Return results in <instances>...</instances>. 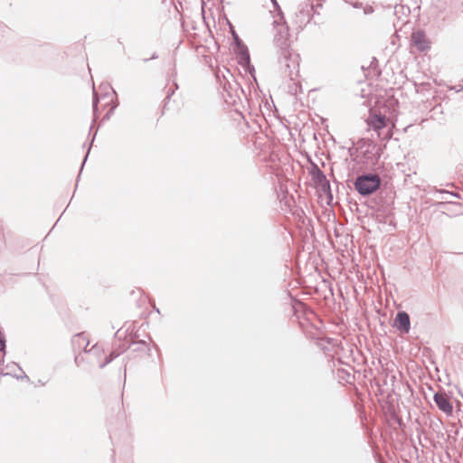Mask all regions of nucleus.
Wrapping results in <instances>:
<instances>
[{"mask_svg": "<svg viewBox=\"0 0 463 463\" xmlns=\"http://www.w3.org/2000/svg\"><path fill=\"white\" fill-rule=\"evenodd\" d=\"M276 29L274 43L278 50V66L283 78L296 80L299 73V55L290 48L288 26L286 20L273 21Z\"/></svg>", "mask_w": 463, "mask_h": 463, "instance_id": "nucleus-1", "label": "nucleus"}, {"mask_svg": "<svg viewBox=\"0 0 463 463\" xmlns=\"http://www.w3.org/2000/svg\"><path fill=\"white\" fill-rule=\"evenodd\" d=\"M229 78L223 72L218 71L215 73L217 82L219 84L220 93L227 105H236L241 100V96H245L243 89L236 81L234 76L226 70Z\"/></svg>", "mask_w": 463, "mask_h": 463, "instance_id": "nucleus-2", "label": "nucleus"}, {"mask_svg": "<svg viewBox=\"0 0 463 463\" xmlns=\"http://www.w3.org/2000/svg\"><path fill=\"white\" fill-rule=\"evenodd\" d=\"M99 89L102 91L100 96L98 95L95 87L93 86V99H92V110H93V123L98 120L99 117V99L106 100L105 106L111 105L110 109L107 111V113L102 118V122L107 121L110 118L111 115L114 113L115 109L118 106V101L117 99V93L112 89V87L109 83H102L99 86Z\"/></svg>", "mask_w": 463, "mask_h": 463, "instance_id": "nucleus-3", "label": "nucleus"}, {"mask_svg": "<svg viewBox=\"0 0 463 463\" xmlns=\"http://www.w3.org/2000/svg\"><path fill=\"white\" fill-rule=\"evenodd\" d=\"M381 178L374 173H364L354 181V190L363 197H368L381 187Z\"/></svg>", "mask_w": 463, "mask_h": 463, "instance_id": "nucleus-4", "label": "nucleus"}, {"mask_svg": "<svg viewBox=\"0 0 463 463\" xmlns=\"http://www.w3.org/2000/svg\"><path fill=\"white\" fill-rule=\"evenodd\" d=\"M71 344L74 350H76V348H83V352L89 355L87 360L90 364L94 363V361L91 359V356H95L98 359L103 353L102 349L98 345H94L90 349L87 348L90 342L84 335V333H79L73 335Z\"/></svg>", "mask_w": 463, "mask_h": 463, "instance_id": "nucleus-5", "label": "nucleus"}, {"mask_svg": "<svg viewBox=\"0 0 463 463\" xmlns=\"http://www.w3.org/2000/svg\"><path fill=\"white\" fill-rule=\"evenodd\" d=\"M234 52L239 60V64L244 69L246 73H249L254 79V80H256L255 68L250 63V57L248 47L244 43H237L234 46Z\"/></svg>", "mask_w": 463, "mask_h": 463, "instance_id": "nucleus-6", "label": "nucleus"}, {"mask_svg": "<svg viewBox=\"0 0 463 463\" xmlns=\"http://www.w3.org/2000/svg\"><path fill=\"white\" fill-rule=\"evenodd\" d=\"M315 14V5L313 1L307 0L299 5L298 12L296 14V23L298 24L299 27L307 25L312 20Z\"/></svg>", "mask_w": 463, "mask_h": 463, "instance_id": "nucleus-7", "label": "nucleus"}, {"mask_svg": "<svg viewBox=\"0 0 463 463\" xmlns=\"http://www.w3.org/2000/svg\"><path fill=\"white\" fill-rule=\"evenodd\" d=\"M411 43L420 52L430 49V42L423 30H416L412 32L411 35Z\"/></svg>", "mask_w": 463, "mask_h": 463, "instance_id": "nucleus-8", "label": "nucleus"}, {"mask_svg": "<svg viewBox=\"0 0 463 463\" xmlns=\"http://www.w3.org/2000/svg\"><path fill=\"white\" fill-rule=\"evenodd\" d=\"M433 401L439 410L444 412L447 416L453 413V405L445 392H437L433 395Z\"/></svg>", "mask_w": 463, "mask_h": 463, "instance_id": "nucleus-9", "label": "nucleus"}, {"mask_svg": "<svg viewBox=\"0 0 463 463\" xmlns=\"http://www.w3.org/2000/svg\"><path fill=\"white\" fill-rule=\"evenodd\" d=\"M393 326L401 334H408L411 329L410 316L406 311H398L393 320Z\"/></svg>", "mask_w": 463, "mask_h": 463, "instance_id": "nucleus-10", "label": "nucleus"}, {"mask_svg": "<svg viewBox=\"0 0 463 463\" xmlns=\"http://www.w3.org/2000/svg\"><path fill=\"white\" fill-rule=\"evenodd\" d=\"M367 123L373 130L378 131L387 127L389 118L381 113L370 111Z\"/></svg>", "mask_w": 463, "mask_h": 463, "instance_id": "nucleus-11", "label": "nucleus"}, {"mask_svg": "<svg viewBox=\"0 0 463 463\" xmlns=\"http://www.w3.org/2000/svg\"><path fill=\"white\" fill-rule=\"evenodd\" d=\"M309 174L312 177V181L314 182L316 187H317L319 184H323L327 181L326 175L324 172L318 167V165L316 163L311 164V169L309 171Z\"/></svg>", "mask_w": 463, "mask_h": 463, "instance_id": "nucleus-12", "label": "nucleus"}, {"mask_svg": "<svg viewBox=\"0 0 463 463\" xmlns=\"http://www.w3.org/2000/svg\"><path fill=\"white\" fill-rule=\"evenodd\" d=\"M127 348H131L135 353H148L150 351L147 343L145 340H132Z\"/></svg>", "mask_w": 463, "mask_h": 463, "instance_id": "nucleus-13", "label": "nucleus"}, {"mask_svg": "<svg viewBox=\"0 0 463 463\" xmlns=\"http://www.w3.org/2000/svg\"><path fill=\"white\" fill-rule=\"evenodd\" d=\"M317 188L320 189L328 198L329 201L333 200L331 185L329 180L326 181L323 184H319Z\"/></svg>", "mask_w": 463, "mask_h": 463, "instance_id": "nucleus-14", "label": "nucleus"}, {"mask_svg": "<svg viewBox=\"0 0 463 463\" xmlns=\"http://www.w3.org/2000/svg\"><path fill=\"white\" fill-rule=\"evenodd\" d=\"M119 355L118 353L116 351L111 352L106 358L104 362H101L99 364V367L100 369H103L106 365L110 364L115 358H117Z\"/></svg>", "mask_w": 463, "mask_h": 463, "instance_id": "nucleus-15", "label": "nucleus"}, {"mask_svg": "<svg viewBox=\"0 0 463 463\" xmlns=\"http://www.w3.org/2000/svg\"><path fill=\"white\" fill-rule=\"evenodd\" d=\"M177 89H178V85L176 82L174 81L173 85L167 90L166 97L165 99L164 109H165V107H166V104H167L166 100L170 99L171 96L175 93V90H177Z\"/></svg>", "mask_w": 463, "mask_h": 463, "instance_id": "nucleus-16", "label": "nucleus"}, {"mask_svg": "<svg viewBox=\"0 0 463 463\" xmlns=\"http://www.w3.org/2000/svg\"><path fill=\"white\" fill-rule=\"evenodd\" d=\"M275 11L278 13V15L279 16L280 20H284V14L282 12V9L280 5H279L277 0H270Z\"/></svg>", "mask_w": 463, "mask_h": 463, "instance_id": "nucleus-17", "label": "nucleus"}, {"mask_svg": "<svg viewBox=\"0 0 463 463\" xmlns=\"http://www.w3.org/2000/svg\"><path fill=\"white\" fill-rule=\"evenodd\" d=\"M96 135H97V131H96V132H95V134L93 135L92 139H91V143H90V144H92V143H93V141H94V139H95ZM90 147H91V145H90V146H89V148H88V150H87V153H86V155H85V156H84V158H83V161H82V163H81L80 170V174H79V175H78V179L80 178V174H81V171H82V169H83V166H84V165H85V163H86V161H87V159H88V156H89V154H90Z\"/></svg>", "mask_w": 463, "mask_h": 463, "instance_id": "nucleus-18", "label": "nucleus"}, {"mask_svg": "<svg viewBox=\"0 0 463 463\" xmlns=\"http://www.w3.org/2000/svg\"><path fill=\"white\" fill-rule=\"evenodd\" d=\"M74 362L76 364L77 366H80V364L85 362V358L84 356H82L81 354H78L75 356L74 358Z\"/></svg>", "mask_w": 463, "mask_h": 463, "instance_id": "nucleus-19", "label": "nucleus"}, {"mask_svg": "<svg viewBox=\"0 0 463 463\" xmlns=\"http://www.w3.org/2000/svg\"><path fill=\"white\" fill-rule=\"evenodd\" d=\"M233 39H234L235 44L243 43V42L240 39V37L238 36V34L235 32L233 33Z\"/></svg>", "mask_w": 463, "mask_h": 463, "instance_id": "nucleus-20", "label": "nucleus"}, {"mask_svg": "<svg viewBox=\"0 0 463 463\" xmlns=\"http://www.w3.org/2000/svg\"><path fill=\"white\" fill-rule=\"evenodd\" d=\"M449 192L448 190H445V189H435V194H449Z\"/></svg>", "mask_w": 463, "mask_h": 463, "instance_id": "nucleus-21", "label": "nucleus"}, {"mask_svg": "<svg viewBox=\"0 0 463 463\" xmlns=\"http://www.w3.org/2000/svg\"><path fill=\"white\" fill-rule=\"evenodd\" d=\"M449 194L451 195L452 197H455V198H460V195H459V194L458 192L449 191Z\"/></svg>", "mask_w": 463, "mask_h": 463, "instance_id": "nucleus-22", "label": "nucleus"}, {"mask_svg": "<svg viewBox=\"0 0 463 463\" xmlns=\"http://www.w3.org/2000/svg\"><path fill=\"white\" fill-rule=\"evenodd\" d=\"M362 5H363V4L361 2H355V3L353 4V6L354 8H361Z\"/></svg>", "mask_w": 463, "mask_h": 463, "instance_id": "nucleus-23", "label": "nucleus"}, {"mask_svg": "<svg viewBox=\"0 0 463 463\" xmlns=\"http://www.w3.org/2000/svg\"><path fill=\"white\" fill-rule=\"evenodd\" d=\"M373 13V7L369 6L364 9V14H370Z\"/></svg>", "mask_w": 463, "mask_h": 463, "instance_id": "nucleus-24", "label": "nucleus"}, {"mask_svg": "<svg viewBox=\"0 0 463 463\" xmlns=\"http://www.w3.org/2000/svg\"><path fill=\"white\" fill-rule=\"evenodd\" d=\"M115 337H117V338H121V336H120V329H119V330H118V331L115 333Z\"/></svg>", "mask_w": 463, "mask_h": 463, "instance_id": "nucleus-25", "label": "nucleus"}, {"mask_svg": "<svg viewBox=\"0 0 463 463\" xmlns=\"http://www.w3.org/2000/svg\"><path fill=\"white\" fill-rule=\"evenodd\" d=\"M157 58H158V55L156 54V52H154L150 59L154 60V59H157Z\"/></svg>", "mask_w": 463, "mask_h": 463, "instance_id": "nucleus-26", "label": "nucleus"}, {"mask_svg": "<svg viewBox=\"0 0 463 463\" xmlns=\"http://www.w3.org/2000/svg\"><path fill=\"white\" fill-rule=\"evenodd\" d=\"M20 378L21 379H26V380L29 381V377L25 373H24Z\"/></svg>", "mask_w": 463, "mask_h": 463, "instance_id": "nucleus-27", "label": "nucleus"}, {"mask_svg": "<svg viewBox=\"0 0 463 463\" xmlns=\"http://www.w3.org/2000/svg\"><path fill=\"white\" fill-rule=\"evenodd\" d=\"M318 7H319V8H321V7H322V5H321V4H318V5H315V9H316V8H318Z\"/></svg>", "mask_w": 463, "mask_h": 463, "instance_id": "nucleus-28", "label": "nucleus"}, {"mask_svg": "<svg viewBox=\"0 0 463 463\" xmlns=\"http://www.w3.org/2000/svg\"><path fill=\"white\" fill-rule=\"evenodd\" d=\"M348 152H349L350 156H353V149L352 148H349Z\"/></svg>", "mask_w": 463, "mask_h": 463, "instance_id": "nucleus-29", "label": "nucleus"}, {"mask_svg": "<svg viewBox=\"0 0 463 463\" xmlns=\"http://www.w3.org/2000/svg\"><path fill=\"white\" fill-rule=\"evenodd\" d=\"M61 219V216H59V218L57 219V222H55V224H58V222H60Z\"/></svg>", "mask_w": 463, "mask_h": 463, "instance_id": "nucleus-30", "label": "nucleus"}, {"mask_svg": "<svg viewBox=\"0 0 463 463\" xmlns=\"http://www.w3.org/2000/svg\"><path fill=\"white\" fill-rule=\"evenodd\" d=\"M61 219V216H59V218L57 219V222H55V224H58V222H60Z\"/></svg>", "mask_w": 463, "mask_h": 463, "instance_id": "nucleus-31", "label": "nucleus"}, {"mask_svg": "<svg viewBox=\"0 0 463 463\" xmlns=\"http://www.w3.org/2000/svg\"><path fill=\"white\" fill-rule=\"evenodd\" d=\"M61 219V216H59V218L57 219V222H55V224H58V222H60Z\"/></svg>", "mask_w": 463, "mask_h": 463, "instance_id": "nucleus-32", "label": "nucleus"}, {"mask_svg": "<svg viewBox=\"0 0 463 463\" xmlns=\"http://www.w3.org/2000/svg\"><path fill=\"white\" fill-rule=\"evenodd\" d=\"M61 219V216H59V218L57 219V222H55V224H58V222H60Z\"/></svg>", "mask_w": 463, "mask_h": 463, "instance_id": "nucleus-33", "label": "nucleus"}, {"mask_svg": "<svg viewBox=\"0 0 463 463\" xmlns=\"http://www.w3.org/2000/svg\"><path fill=\"white\" fill-rule=\"evenodd\" d=\"M39 384H41V385H44V384H45V383H44V382H42V381H39Z\"/></svg>", "mask_w": 463, "mask_h": 463, "instance_id": "nucleus-34", "label": "nucleus"}, {"mask_svg": "<svg viewBox=\"0 0 463 463\" xmlns=\"http://www.w3.org/2000/svg\"><path fill=\"white\" fill-rule=\"evenodd\" d=\"M463 90V86L460 87V89L457 90L456 91L458 92Z\"/></svg>", "mask_w": 463, "mask_h": 463, "instance_id": "nucleus-35", "label": "nucleus"}, {"mask_svg": "<svg viewBox=\"0 0 463 463\" xmlns=\"http://www.w3.org/2000/svg\"><path fill=\"white\" fill-rule=\"evenodd\" d=\"M175 74V72H173L170 77H174Z\"/></svg>", "mask_w": 463, "mask_h": 463, "instance_id": "nucleus-36", "label": "nucleus"}]
</instances>
